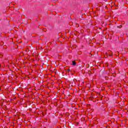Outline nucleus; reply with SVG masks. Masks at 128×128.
Listing matches in <instances>:
<instances>
[{
  "instance_id": "2",
  "label": "nucleus",
  "mask_w": 128,
  "mask_h": 128,
  "mask_svg": "<svg viewBox=\"0 0 128 128\" xmlns=\"http://www.w3.org/2000/svg\"><path fill=\"white\" fill-rule=\"evenodd\" d=\"M117 28H122V26H118Z\"/></svg>"
},
{
  "instance_id": "3",
  "label": "nucleus",
  "mask_w": 128,
  "mask_h": 128,
  "mask_svg": "<svg viewBox=\"0 0 128 128\" xmlns=\"http://www.w3.org/2000/svg\"><path fill=\"white\" fill-rule=\"evenodd\" d=\"M70 70L68 69V72H70Z\"/></svg>"
},
{
  "instance_id": "4",
  "label": "nucleus",
  "mask_w": 128,
  "mask_h": 128,
  "mask_svg": "<svg viewBox=\"0 0 128 128\" xmlns=\"http://www.w3.org/2000/svg\"><path fill=\"white\" fill-rule=\"evenodd\" d=\"M110 56H112V54H109Z\"/></svg>"
},
{
  "instance_id": "1",
  "label": "nucleus",
  "mask_w": 128,
  "mask_h": 128,
  "mask_svg": "<svg viewBox=\"0 0 128 128\" xmlns=\"http://www.w3.org/2000/svg\"><path fill=\"white\" fill-rule=\"evenodd\" d=\"M72 66H76V61H74V60L72 61Z\"/></svg>"
}]
</instances>
